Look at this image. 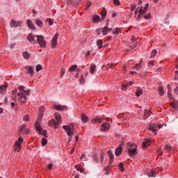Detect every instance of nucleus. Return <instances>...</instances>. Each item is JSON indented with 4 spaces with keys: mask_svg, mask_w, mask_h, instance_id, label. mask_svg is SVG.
Returning <instances> with one entry per match:
<instances>
[{
    "mask_svg": "<svg viewBox=\"0 0 178 178\" xmlns=\"http://www.w3.org/2000/svg\"><path fill=\"white\" fill-rule=\"evenodd\" d=\"M142 94H143V89L138 88L137 90L136 91V95H137V97H140Z\"/></svg>",
    "mask_w": 178,
    "mask_h": 178,
    "instance_id": "c85d7f7f",
    "label": "nucleus"
},
{
    "mask_svg": "<svg viewBox=\"0 0 178 178\" xmlns=\"http://www.w3.org/2000/svg\"><path fill=\"white\" fill-rule=\"evenodd\" d=\"M42 69V65H36V72H40Z\"/></svg>",
    "mask_w": 178,
    "mask_h": 178,
    "instance_id": "de8ad7c7",
    "label": "nucleus"
},
{
    "mask_svg": "<svg viewBox=\"0 0 178 178\" xmlns=\"http://www.w3.org/2000/svg\"><path fill=\"white\" fill-rule=\"evenodd\" d=\"M35 38H37L38 42L40 44V47L42 48H45L47 43L45 42V40H44V37L42 35H35Z\"/></svg>",
    "mask_w": 178,
    "mask_h": 178,
    "instance_id": "39448f33",
    "label": "nucleus"
},
{
    "mask_svg": "<svg viewBox=\"0 0 178 178\" xmlns=\"http://www.w3.org/2000/svg\"><path fill=\"white\" fill-rule=\"evenodd\" d=\"M148 118H149V112L147 110H145V114L143 115V119H148Z\"/></svg>",
    "mask_w": 178,
    "mask_h": 178,
    "instance_id": "4c0bfd02",
    "label": "nucleus"
},
{
    "mask_svg": "<svg viewBox=\"0 0 178 178\" xmlns=\"http://www.w3.org/2000/svg\"><path fill=\"white\" fill-rule=\"evenodd\" d=\"M101 17L99 15H94L93 23H99Z\"/></svg>",
    "mask_w": 178,
    "mask_h": 178,
    "instance_id": "393cba45",
    "label": "nucleus"
},
{
    "mask_svg": "<svg viewBox=\"0 0 178 178\" xmlns=\"http://www.w3.org/2000/svg\"><path fill=\"white\" fill-rule=\"evenodd\" d=\"M97 69V66L95 65V64H92L90 65V74H94V73H95V70Z\"/></svg>",
    "mask_w": 178,
    "mask_h": 178,
    "instance_id": "5701e85b",
    "label": "nucleus"
},
{
    "mask_svg": "<svg viewBox=\"0 0 178 178\" xmlns=\"http://www.w3.org/2000/svg\"><path fill=\"white\" fill-rule=\"evenodd\" d=\"M19 134H22V133H24V134H29L30 130L26 127V125L22 124L19 128Z\"/></svg>",
    "mask_w": 178,
    "mask_h": 178,
    "instance_id": "1a4fd4ad",
    "label": "nucleus"
},
{
    "mask_svg": "<svg viewBox=\"0 0 178 178\" xmlns=\"http://www.w3.org/2000/svg\"><path fill=\"white\" fill-rule=\"evenodd\" d=\"M149 177H156V173L154 171H150L148 172Z\"/></svg>",
    "mask_w": 178,
    "mask_h": 178,
    "instance_id": "72a5a7b5",
    "label": "nucleus"
},
{
    "mask_svg": "<svg viewBox=\"0 0 178 178\" xmlns=\"http://www.w3.org/2000/svg\"><path fill=\"white\" fill-rule=\"evenodd\" d=\"M102 122H104V118H96L92 119V123L93 124H99L100 123H102Z\"/></svg>",
    "mask_w": 178,
    "mask_h": 178,
    "instance_id": "4468645a",
    "label": "nucleus"
},
{
    "mask_svg": "<svg viewBox=\"0 0 178 178\" xmlns=\"http://www.w3.org/2000/svg\"><path fill=\"white\" fill-rule=\"evenodd\" d=\"M49 126H54V129H58V123L55 121V120H52L49 123Z\"/></svg>",
    "mask_w": 178,
    "mask_h": 178,
    "instance_id": "4be33fe9",
    "label": "nucleus"
},
{
    "mask_svg": "<svg viewBox=\"0 0 178 178\" xmlns=\"http://www.w3.org/2000/svg\"><path fill=\"white\" fill-rule=\"evenodd\" d=\"M47 22L49 26H52V24H54V21H52L51 19H47Z\"/></svg>",
    "mask_w": 178,
    "mask_h": 178,
    "instance_id": "4d7b16f0",
    "label": "nucleus"
},
{
    "mask_svg": "<svg viewBox=\"0 0 178 178\" xmlns=\"http://www.w3.org/2000/svg\"><path fill=\"white\" fill-rule=\"evenodd\" d=\"M81 120L83 123H87V122H88V117H87L86 115H82Z\"/></svg>",
    "mask_w": 178,
    "mask_h": 178,
    "instance_id": "2f4dec72",
    "label": "nucleus"
},
{
    "mask_svg": "<svg viewBox=\"0 0 178 178\" xmlns=\"http://www.w3.org/2000/svg\"><path fill=\"white\" fill-rule=\"evenodd\" d=\"M23 56L24 58V59H30V54H29V52L25 51L23 53Z\"/></svg>",
    "mask_w": 178,
    "mask_h": 178,
    "instance_id": "f704fd0d",
    "label": "nucleus"
},
{
    "mask_svg": "<svg viewBox=\"0 0 178 178\" xmlns=\"http://www.w3.org/2000/svg\"><path fill=\"white\" fill-rule=\"evenodd\" d=\"M128 152L131 158L136 156L137 155V145L136 144H132L128 147Z\"/></svg>",
    "mask_w": 178,
    "mask_h": 178,
    "instance_id": "f03ea898",
    "label": "nucleus"
},
{
    "mask_svg": "<svg viewBox=\"0 0 178 178\" xmlns=\"http://www.w3.org/2000/svg\"><path fill=\"white\" fill-rule=\"evenodd\" d=\"M75 168L76 170H78L81 173H84V170L81 167H80V165H76Z\"/></svg>",
    "mask_w": 178,
    "mask_h": 178,
    "instance_id": "ea45409f",
    "label": "nucleus"
},
{
    "mask_svg": "<svg viewBox=\"0 0 178 178\" xmlns=\"http://www.w3.org/2000/svg\"><path fill=\"white\" fill-rule=\"evenodd\" d=\"M55 118H56V123H57V126H59V124H60V122L62 120L60 115H59V113H56L54 115Z\"/></svg>",
    "mask_w": 178,
    "mask_h": 178,
    "instance_id": "aec40b11",
    "label": "nucleus"
},
{
    "mask_svg": "<svg viewBox=\"0 0 178 178\" xmlns=\"http://www.w3.org/2000/svg\"><path fill=\"white\" fill-rule=\"evenodd\" d=\"M92 161H95V163H98V162H99V159H98V158L97 157V156H92Z\"/></svg>",
    "mask_w": 178,
    "mask_h": 178,
    "instance_id": "09e8293b",
    "label": "nucleus"
},
{
    "mask_svg": "<svg viewBox=\"0 0 178 178\" xmlns=\"http://www.w3.org/2000/svg\"><path fill=\"white\" fill-rule=\"evenodd\" d=\"M44 106H41L39 108L40 113H39L38 117V120H40V119H42V116L44 115Z\"/></svg>",
    "mask_w": 178,
    "mask_h": 178,
    "instance_id": "dca6fc26",
    "label": "nucleus"
},
{
    "mask_svg": "<svg viewBox=\"0 0 178 178\" xmlns=\"http://www.w3.org/2000/svg\"><path fill=\"white\" fill-rule=\"evenodd\" d=\"M35 23H36L37 26H38V27H42V26H44V24L40 19H36Z\"/></svg>",
    "mask_w": 178,
    "mask_h": 178,
    "instance_id": "473e14b6",
    "label": "nucleus"
},
{
    "mask_svg": "<svg viewBox=\"0 0 178 178\" xmlns=\"http://www.w3.org/2000/svg\"><path fill=\"white\" fill-rule=\"evenodd\" d=\"M100 30H102L103 35H106L108 34V31H109V27L104 26V28L100 29Z\"/></svg>",
    "mask_w": 178,
    "mask_h": 178,
    "instance_id": "412c9836",
    "label": "nucleus"
},
{
    "mask_svg": "<svg viewBox=\"0 0 178 178\" xmlns=\"http://www.w3.org/2000/svg\"><path fill=\"white\" fill-rule=\"evenodd\" d=\"M140 66H141V63H138L136 65L135 67H134V69L136 68L137 70H138L140 69Z\"/></svg>",
    "mask_w": 178,
    "mask_h": 178,
    "instance_id": "864d4df0",
    "label": "nucleus"
},
{
    "mask_svg": "<svg viewBox=\"0 0 178 178\" xmlns=\"http://www.w3.org/2000/svg\"><path fill=\"white\" fill-rule=\"evenodd\" d=\"M159 95H161V97L164 95L165 92H163V86H161L159 88Z\"/></svg>",
    "mask_w": 178,
    "mask_h": 178,
    "instance_id": "a19ab883",
    "label": "nucleus"
},
{
    "mask_svg": "<svg viewBox=\"0 0 178 178\" xmlns=\"http://www.w3.org/2000/svg\"><path fill=\"white\" fill-rule=\"evenodd\" d=\"M104 156H105V154H104L103 152H102V153L100 154V158H101L100 161H101L102 163H103V162H104Z\"/></svg>",
    "mask_w": 178,
    "mask_h": 178,
    "instance_id": "8fccbe9b",
    "label": "nucleus"
},
{
    "mask_svg": "<svg viewBox=\"0 0 178 178\" xmlns=\"http://www.w3.org/2000/svg\"><path fill=\"white\" fill-rule=\"evenodd\" d=\"M52 168H54V164H52V163H51L50 164H49L47 168L51 170V169H52Z\"/></svg>",
    "mask_w": 178,
    "mask_h": 178,
    "instance_id": "e2e57ef3",
    "label": "nucleus"
},
{
    "mask_svg": "<svg viewBox=\"0 0 178 178\" xmlns=\"http://www.w3.org/2000/svg\"><path fill=\"white\" fill-rule=\"evenodd\" d=\"M77 67H79V66H77V65H74L69 68L68 72L72 73V72H74V70H76V69H77Z\"/></svg>",
    "mask_w": 178,
    "mask_h": 178,
    "instance_id": "bb28decb",
    "label": "nucleus"
},
{
    "mask_svg": "<svg viewBox=\"0 0 178 178\" xmlns=\"http://www.w3.org/2000/svg\"><path fill=\"white\" fill-rule=\"evenodd\" d=\"M19 92L17 93L18 101L21 105L27 102V95H30V89H26L23 86H18Z\"/></svg>",
    "mask_w": 178,
    "mask_h": 178,
    "instance_id": "f257e3e1",
    "label": "nucleus"
},
{
    "mask_svg": "<svg viewBox=\"0 0 178 178\" xmlns=\"http://www.w3.org/2000/svg\"><path fill=\"white\" fill-rule=\"evenodd\" d=\"M10 26L13 28L22 27V21L12 20L10 23Z\"/></svg>",
    "mask_w": 178,
    "mask_h": 178,
    "instance_id": "9d476101",
    "label": "nucleus"
},
{
    "mask_svg": "<svg viewBox=\"0 0 178 178\" xmlns=\"http://www.w3.org/2000/svg\"><path fill=\"white\" fill-rule=\"evenodd\" d=\"M35 129L36 131H39L40 134H42V136H44V137H46V138H48V136L47 134V131L46 130L42 131V127H41V125L40 124V123L38 122H35Z\"/></svg>",
    "mask_w": 178,
    "mask_h": 178,
    "instance_id": "7ed1b4c3",
    "label": "nucleus"
},
{
    "mask_svg": "<svg viewBox=\"0 0 178 178\" xmlns=\"http://www.w3.org/2000/svg\"><path fill=\"white\" fill-rule=\"evenodd\" d=\"M25 69L28 70L30 76H33L34 74V68L30 65L25 66Z\"/></svg>",
    "mask_w": 178,
    "mask_h": 178,
    "instance_id": "a211bd4d",
    "label": "nucleus"
},
{
    "mask_svg": "<svg viewBox=\"0 0 178 178\" xmlns=\"http://www.w3.org/2000/svg\"><path fill=\"white\" fill-rule=\"evenodd\" d=\"M122 91H126L127 88H129V83H122L121 86Z\"/></svg>",
    "mask_w": 178,
    "mask_h": 178,
    "instance_id": "7c9ffc66",
    "label": "nucleus"
},
{
    "mask_svg": "<svg viewBox=\"0 0 178 178\" xmlns=\"http://www.w3.org/2000/svg\"><path fill=\"white\" fill-rule=\"evenodd\" d=\"M28 41L31 42V44H35V38H34V35H33V33L28 34L26 37Z\"/></svg>",
    "mask_w": 178,
    "mask_h": 178,
    "instance_id": "ddd939ff",
    "label": "nucleus"
},
{
    "mask_svg": "<svg viewBox=\"0 0 178 178\" xmlns=\"http://www.w3.org/2000/svg\"><path fill=\"white\" fill-rule=\"evenodd\" d=\"M111 168H112V165H108L107 167H106L104 169L106 172H108V170H111Z\"/></svg>",
    "mask_w": 178,
    "mask_h": 178,
    "instance_id": "6e6d98bb",
    "label": "nucleus"
},
{
    "mask_svg": "<svg viewBox=\"0 0 178 178\" xmlns=\"http://www.w3.org/2000/svg\"><path fill=\"white\" fill-rule=\"evenodd\" d=\"M156 49H154L150 54V58H154L156 55Z\"/></svg>",
    "mask_w": 178,
    "mask_h": 178,
    "instance_id": "49530a36",
    "label": "nucleus"
},
{
    "mask_svg": "<svg viewBox=\"0 0 178 178\" xmlns=\"http://www.w3.org/2000/svg\"><path fill=\"white\" fill-rule=\"evenodd\" d=\"M29 120H30V116H29V115H26L24 117V122H29Z\"/></svg>",
    "mask_w": 178,
    "mask_h": 178,
    "instance_id": "603ef678",
    "label": "nucleus"
},
{
    "mask_svg": "<svg viewBox=\"0 0 178 178\" xmlns=\"http://www.w3.org/2000/svg\"><path fill=\"white\" fill-rule=\"evenodd\" d=\"M175 94H177V95H178V87H177L175 90Z\"/></svg>",
    "mask_w": 178,
    "mask_h": 178,
    "instance_id": "338daca9",
    "label": "nucleus"
},
{
    "mask_svg": "<svg viewBox=\"0 0 178 178\" xmlns=\"http://www.w3.org/2000/svg\"><path fill=\"white\" fill-rule=\"evenodd\" d=\"M143 15H144V13H139L137 19H138V20H140V19L143 17Z\"/></svg>",
    "mask_w": 178,
    "mask_h": 178,
    "instance_id": "052dcab7",
    "label": "nucleus"
},
{
    "mask_svg": "<svg viewBox=\"0 0 178 178\" xmlns=\"http://www.w3.org/2000/svg\"><path fill=\"white\" fill-rule=\"evenodd\" d=\"M119 168H120L121 172H124V168L123 167V163H120L119 164Z\"/></svg>",
    "mask_w": 178,
    "mask_h": 178,
    "instance_id": "3c124183",
    "label": "nucleus"
},
{
    "mask_svg": "<svg viewBox=\"0 0 178 178\" xmlns=\"http://www.w3.org/2000/svg\"><path fill=\"white\" fill-rule=\"evenodd\" d=\"M121 30L119 28H115V30L113 31V34H119V33H121Z\"/></svg>",
    "mask_w": 178,
    "mask_h": 178,
    "instance_id": "79ce46f5",
    "label": "nucleus"
},
{
    "mask_svg": "<svg viewBox=\"0 0 178 178\" xmlns=\"http://www.w3.org/2000/svg\"><path fill=\"white\" fill-rule=\"evenodd\" d=\"M97 45L99 49L102 48V40H99L97 42Z\"/></svg>",
    "mask_w": 178,
    "mask_h": 178,
    "instance_id": "a18cd8bd",
    "label": "nucleus"
},
{
    "mask_svg": "<svg viewBox=\"0 0 178 178\" xmlns=\"http://www.w3.org/2000/svg\"><path fill=\"white\" fill-rule=\"evenodd\" d=\"M54 109H56L57 111H63V109H65V106H61V105H58V106H54Z\"/></svg>",
    "mask_w": 178,
    "mask_h": 178,
    "instance_id": "a878e982",
    "label": "nucleus"
},
{
    "mask_svg": "<svg viewBox=\"0 0 178 178\" xmlns=\"http://www.w3.org/2000/svg\"><path fill=\"white\" fill-rule=\"evenodd\" d=\"M168 97L170 98V97L172 96V90L170 89V85H168Z\"/></svg>",
    "mask_w": 178,
    "mask_h": 178,
    "instance_id": "37998d69",
    "label": "nucleus"
},
{
    "mask_svg": "<svg viewBox=\"0 0 178 178\" xmlns=\"http://www.w3.org/2000/svg\"><path fill=\"white\" fill-rule=\"evenodd\" d=\"M137 47V44H134L133 46H130L131 49H134Z\"/></svg>",
    "mask_w": 178,
    "mask_h": 178,
    "instance_id": "69168bd1",
    "label": "nucleus"
},
{
    "mask_svg": "<svg viewBox=\"0 0 178 178\" xmlns=\"http://www.w3.org/2000/svg\"><path fill=\"white\" fill-rule=\"evenodd\" d=\"M101 16L102 20L105 19V16H106V10H105V8H103L102 11L101 12Z\"/></svg>",
    "mask_w": 178,
    "mask_h": 178,
    "instance_id": "cd10ccee",
    "label": "nucleus"
},
{
    "mask_svg": "<svg viewBox=\"0 0 178 178\" xmlns=\"http://www.w3.org/2000/svg\"><path fill=\"white\" fill-rule=\"evenodd\" d=\"M23 143V138H19L17 140L15 141L14 145V148L15 151H17V152H20L21 147L20 145Z\"/></svg>",
    "mask_w": 178,
    "mask_h": 178,
    "instance_id": "423d86ee",
    "label": "nucleus"
},
{
    "mask_svg": "<svg viewBox=\"0 0 178 178\" xmlns=\"http://www.w3.org/2000/svg\"><path fill=\"white\" fill-rule=\"evenodd\" d=\"M84 158H86V154H82V155L81 156V159H84Z\"/></svg>",
    "mask_w": 178,
    "mask_h": 178,
    "instance_id": "774afa93",
    "label": "nucleus"
},
{
    "mask_svg": "<svg viewBox=\"0 0 178 178\" xmlns=\"http://www.w3.org/2000/svg\"><path fill=\"white\" fill-rule=\"evenodd\" d=\"M149 7V4L146 3L144 9L143 10V7L138 10V13H147V11L148 10V8Z\"/></svg>",
    "mask_w": 178,
    "mask_h": 178,
    "instance_id": "6ab92c4d",
    "label": "nucleus"
},
{
    "mask_svg": "<svg viewBox=\"0 0 178 178\" xmlns=\"http://www.w3.org/2000/svg\"><path fill=\"white\" fill-rule=\"evenodd\" d=\"M92 5V3L90 1L88 2L86 4V9H88V8H90V6H91Z\"/></svg>",
    "mask_w": 178,
    "mask_h": 178,
    "instance_id": "680f3d73",
    "label": "nucleus"
},
{
    "mask_svg": "<svg viewBox=\"0 0 178 178\" xmlns=\"http://www.w3.org/2000/svg\"><path fill=\"white\" fill-rule=\"evenodd\" d=\"M161 127H162L161 124H149V130L153 131V133H155L154 136H156V131H158V130H159V129H161Z\"/></svg>",
    "mask_w": 178,
    "mask_h": 178,
    "instance_id": "20e7f679",
    "label": "nucleus"
},
{
    "mask_svg": "<svg viewBox=\"0 0 178 178\" xmlns=\"http://www.w3.org/2000/svg\"><path fill=\"white\" fill-rule=\"evenodd\" d=\"M107 153L110 158L109 165H112V163H113V159L115 158V156L113 155V152H112V150H108Z\"/></svg>",
    "mask_w": 178,
    "mask_h": 178,
    "instance_id": "2eb2a0df",
    "label": "nucleus"
},
{
    "mask_svg": "<svg viewBox=\"0 0 178 178\" xmlns=\"http://www.w3.org/2000/svg\"><path fill=\"white\" fill-rule=\"evenodd\" d=\"M63 129H64V130H65L66 134H67V136H69V137H73V134H74V131H73V129H72V128H70L67 125H65L63 127Z\"/></svg>",
    "mask_w": 178,
    "mask_h": 178,
    "instance_id": "0eeeda50",
    "label": "nucleus"
},
{
    "mask_svg": "<svg viewBox=\"0 0 178 178\" xmlns=\"http://www.w3.org/2000/svg\"><path fill=\"white\" fill-rule=\"evenodd\" d=\"M84 75H82L81 79L80 80L81 84H84Z\"/></svg>",
    "mask_w": 178,
    "mask_h": 178,
    "instance_id": "bf43d9fd",
    "label": "nucleus"
},
{
    "mask_svg": "<svg viewBox=\"0 0 178 178\" xmlns=\"http://www.w3.org/2000/svg\"><path fill=\"white\" fill-rule=\"evenodd\" d=\"M26 24L29 29L31 30H35V26H34V24H33V22L30 19L26 20Z\"/></svg>",
    "mask_w": 178,
    "mask_h": 178,
    "instance_id": "f3484780",
    "label": "nucleus"
},
{
    "mask_svg": "<svg viewBox=\"0 0 178 178\" xmlns=\"http://www.w3.org/2000/svg\"><path fill=\"white\" fill-rule=\"evenodd\" d=\"M113 2L115 5H117V6H119V5H120V1L119 0H113Z\"/></svg>",
    "mask_w": 178,
    "mask_h": 178,
    "instance_id": "5fc2aeb1",
    "label": "nucleus"
},
{
    "mask_svg": "<svg viewBox=\"0 0 178 178\" xmlns=\"http://www.w3.org/2000/svg\"><path fill=\"white\" fill-rule=\"evenodd\" d=\"M46 144H48V140L45 138H43L42 140V147H44V145Z\"/></svg>",
    "mask_w": 178,
    "mask_h": 178,
    "instance_id": "c03bdc74",
    "label": "nucleus"
},
{
    "mask_svg": "<svg viewBox=\"0 0 178 178\" xmlns=\"http://www.w3.org/2000/svg\"><path fill=\"white\" fill-rule=\"evenodd\" d=\"M101 32H102L101 29H97V30H96V33H97V34H100Z\"/></svg>",
    "mask_w": 178,
    "mask_h": 178,
    "instance_id": "0e129e2a",
    "label": "nucleus"
},
{
    "mask_svg": "<svg viewBox=\"0 0 178 178\" xmlns=\"http://www.w3.org/2000/svg\"><path fill=\"white\" fill-rule=\"evenodd\" d=\"M58 37H59V33H56L51 40L52 48H55V47H56L58 44Z\"/></svg>",
    "mask_w": 178,
    "mask_h": 178,
    "instance_id": "9b49d317",
    "label": "nucleus"
},
{
    "mask_svg": "<svg viewBox=\"0 0 178 178\" xmlns=\"http://www.w3.org/2000/svg\"><path fill=\"white\" fill-rule=\"evenodd\" d=\"M120 152H122V147H119L115 150V155H117V156H119V155H120Z\"/></svg>",
    "mask_w": 178,
    "mask_h": 178,
    "instance_id": "e433bc0d",
    "label": "nucleus"
},
{
    "mask_svg": "<svg viewBox=\"0 0 178 178\" xmlns=\"http://www.w3.org/2000/svg\"><path fill=\"white\" fill-rule=\"evenodd\" d=\"M143 17H144V19H145V20H148V19H152V16H151V13H150L145 15L143 16Z\"/></svg>",
    "mask_w": 178,
    "mask_h": 178,
    "instance_id": "58836bf2",
    "label": "nucleus"
},
{
    "mask_svg": "<svg viewBox=\"0 0 178 178\" xmlns=\"http://www.w3.org/2000/svg\"><path fill=\"white\" fill-rule=\"evenodd\" d=\"M172 108H175V109L178 108V102L177 100H175L174 102H172Z\"/></svg>",
    "mask_w": 178,
    "mask_h": 178,
    "instance_id": "c9c22d12",
    "label": "nucleus"
},
{
    "mask_svg": "<svg viewBox=\"0 0 178 178\" xmlns=\"http://www.w3.org/2000/svg\"><path fill=\"white\" fill-rule=\"evenodd\" d=\"M164 148L167 152H170V151H172V146L169 145H165Z\"/></svg>",
    "mask_w": 178,
    "mask_h": 178,
    "instance_id": "c756f323",
    "label": "nucleus"
},
{
    "mask_svg": "<svg viewBox=\"0 0 178 178\" xmlns=\"http://www.w3.org/2000/svg\"><path fill=\"white\" fill-rule=\"evenodd\" d=\"M136 4H133V5L131 6V12H133V10H136Z\"/></svg>",
    "mask_w": 178,
    "mask_h": 178,
    "instance_id": "13d9d810",
    "label": "nucleus"
},
{
    "mask_svg": "<svg viewBox=\"0 0 178 178\" xmlns=\"http://www.w3.org/2000/svg\"><path fill=\"white\" fill-rule=\"evenodd\" d=\"M111 128V124L108 122H104L102 126L100 127V131H109V129Z\"/></svg>",
    "mask_w": 178,
    "mask_h": 178,
    "instance_id": "6e6552de",
    "label": "nucleus"
},
{
    "mask_svg": "<svg viewBox=\"0 0 178 178\" xmlns=\"http://www.w3.org/2000/svg\"><path fill=\"white\" fill-rule=\"evenodd\" d=\"M0 91H1V94H2L3 95H5V94L6 93V86H0Z\"/></svg>",
    "mask_w": 178,
    "mask_h": 178,
    "instance_id": "b1692460",
    "label": "nucleus"
},
{
    "mask_svg": "<svg viewBox=\"0 0 178 178\" xmlns=\"http://www.w3.org/2000/svg\"><path fill=\"white\" fill-rule=\"evenodd\" d=\"M151 145V140L145 139V140L142 143V148H147Z\"/></svg>",
    "mask_w": 178,
    "mask_h": 178,
    "instance_id": "f8f14e48",
    "label": "nucleus"
}]
</instances>
